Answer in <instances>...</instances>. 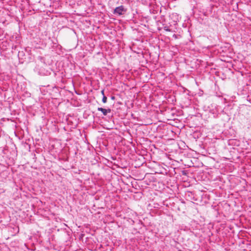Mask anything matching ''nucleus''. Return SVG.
<instances>
[{"label":"nucleus","instance_id":"nucleus-6","mask_svg":"<svg viewBox=\"0 0 251 251\" xmlns=\"http://www.w3.org/2000/svg\"><path fill=\"white\" fill-rule=\"evenodd\" d=\"M112 99H114V97H112Z\"/></svg>","mask_w":251,"mask_h":251},{"label":"nucleus","instance_id":"nucleus-3","mask_svg":"<svg viewBox=\"0 0 251 251\" xmlns=\"http://www.w3.org/2000/svg\"><path fill=\"white\" fill-rule=\"evenodd\" d=\"M102 101L103 103H106L107 102V97L105 96H103L102 99Z\"/></svg>","mask_w":251,"mask_h":251},{"label":"nucleus","instance_id":"nucleus-2","mask_svg":"<svg viewBox=\"0 0 251 251\" xmlns=\"http://www.w3.org/2000/svg\"><path fill=\"white\" fill-rule=\"evenodd\" d=\"M98 110L101 111L103 113V115H104V116L107 115L108 113H110L111 112L110 109H106L103 108L102 107H98Z\"/></svg>","mask_w":251,"mask_h":251},{"label":"nucleus","instance_id":"nucleus-4","mask_svg":"<svg viewBox=\"0 0 251 251\" xmlns=\"http://www.w3.org/2000/svg\"><path fill=\"white\" fill-rule=\"evenodd\" d=\"M164 29L165 30H166L167 31H169V32L171 31V29H169L168 26H164Z\"/></svg>","mask_w":251,"mask_h":251},{"label":"nucleus","instance_id":"nucleus-5","mask_svg":"<svg viewBox=\"0 0 251 251\" xmlns=\"http://www.w3.org/2000/svg\"><path fill=\"white\" fill-rule=\"evenodd\" d=\"M101 93L102 94V95L103 96H104V90H102L101 91Z\"/></svg>","mask_w":251,"mask_h":251},{"label":"nucleus","instance_id":"nucleus-1","mask_svg":"<svg viewBox=\"0 0 251 251\" xmlns=\"http://www.w3.org/2000/svg\"><path fill=\"white\" fill-rule=\"evenodd\" d=\"M126 11V9L125 8L123 5L117 7L114 11V14H117L119 15H121L125 14Z\"/></svg>","mask_w":251,"mask_h":251}]
</instances>
